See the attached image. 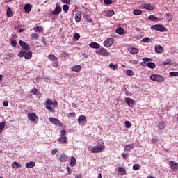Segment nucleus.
I'll list each match as a JSON object with an SVG mask.
<instances>
[{
	"label": "nucleus",
	"instance_id": "e2e57ef3",
	"mask_svg": "<svg viewBox=\"0 0 178 178\" xmlns=\"http://www.w3.org/2000/svg\"><path fill=\"white\" fill-rule=\"evenodd\" d=\"M152 142L153 144H155L156 143H158V139L154 138L152 140Z\"/></svg>",
	"mask_w": 178,
	"mask_h": 178
},
{
	"label": "nucleus",
	"instance_id": "6e6d98bb",
	"mask_svg": "<svg viewBox=\"0 0 178 178\" xmlns=\"http://www.w3.org/2000/svg\"><path fill=\"white\" fill-rule=\"evenodd\" d=\"M46 105H49V106L54 105V103L51 100H47L46 101Z\"/></svg>",
	"mask_w": 178,
	"mask_h": 178
},
{
	"label": "nucleus",
	"instance_id": "49530a36",
	"mask_svg": "<svg viewBox=\"0 0 178 178\" xmlns=\"http://www.w3.org/2000/svg\"><path fill=\"white\" fill-rule=\"evenodd\" d=\"M149 20L155 21L158 19V17L151 15L148 17Z\"/></svg>",
	"mask_w": 178,
	"mask_h": 178
},
{
	"label": "nucleus",
	"instance_id": "13d9d810",
	"mask_svg": "<svg viewBox=\"0 0 178 178\" xmlns=\"http://www.w3.org/2000/svg\"><path fill=\"white\" fill-rule=\"evenodd\" d=\"M63 3H66L67 5H69L70 3V0H61Z\"/></svg>",
	"mask_w": 178,
	"mask_h": 178
},
{
	"label": "nucleus",
	"instance_id": "0eeeda50",
	"mask_svg": "<svg viewBox=\"0 0 178 178\" xmlns=\"http://www.w3.org/2000/svg\"><path fill=\"white\" fill-rule=\"evenodd\" d=\"M48 58L49 59V60H51V62H53V64H52L53 67H58V66H59V62L58 61V57H56L55 55L49 54L48 56Z\"/></svg>",
	"mask_w": 178,
	"mask_h": 178
},
{
	"label": "nucleus",
	"instance_id": "393cba45",
	"mask_svg": "<svg viewBox=\"0 0 178 178\" xmlns=\"http://www.w3.org/2000/svg\"><path fill=\"white\" fill-rule=\"evenodd\" d=\"M86 115H81L78 118V123L80 124L81 123H84L86 122Z\"/></svg>",
	"mask_w": 178,
	"mask_h": 178
},
{
	"label": "nucleus",
	"instance_id": "864d4df0",
	"mask_svg": "<svg viewBox=\"0 0 178 178\" xmlns=\"http://www.w3.org/2000/svg\"><path fill=\"white\" fill-rule=\"evenodd\" d=\"M62 56H63V58H67V56H69V53L64 51L62 54Z\"/></svg>",
	"mask_w": 178,
	"mask_h": 178
},
{
	"label": "nucleus",
	"instance_id": "e433bc0d",
	"mask_svg": "<svg viewBox=\"0 0 178 178\" xmlns=\"http://www.w3.org/2000/svg\"><path fill=\"white\" fill-rule=\"evenodd\" d=\"M169 75L171 76V77H178V72H170L169 73Z\"/></svg>",
	"mask_w": 178,
	"mask_h": 178
},
{
	"label": "nucleus",
	"instance_id": "7ed1b4c3",
	"mask_svg": "<svg viewBox=\"0 0 178 178\" xmlns=\"http://www.w3.org/2000/svg\"><path fill=\"white\" fill-rule=\"evenodd\" d=\"M105 149V145H99L95 147H92V149H90L92 154H99L102 152Z\"/></svg>",
	"mask_w": 178,
	"mask_h": 178
},
{
	"label": "nucleus",
	"instance_id": "774afa93",
	"mask_svg": "<svg viewBox=\"0 0 178 178\" xmlns=\"http://www.w3.org/2000/svg\"><path fill=\"white\" fill-rule=\"evenodd\" d=\"M147 178H155V177L148 176Z\"/></svg>",
	"mask_w": 178,
	"mask_h": 178
},
{
	"label": "nucleus",
	"instance_id": "72a5a7b5",
	"mask_svg": "<svg viewBox=\"0 0 178 178\" xmlns=\"http://www.w3.org/2000/svg\"><path fill=\"white\" fill-rule=\"evenodd\" d=\"M34 31H35V33H42V31H43V29L41 26H36L35 28H33Z\"/></svg>",
	"mask_w": 178,
	"mask_h": 178
},
{
	"label": "nucleus",
	"instance_id": "c756f323",
	"mask_svg": "<svg viewBox=\"0 0 178 178\" xmlns=\"http://www.w3.org/2000/svg\"><path fill=\"white\" fill-rule=\"evenodd\" d=\"M155 51L157 52V54H162V52H163V47L161 45H159L155 47Z\"/></svg>",
	"mask_w": 178,
	"mask_h": 178
},
{
	"label": "nucleus",
	"instance_id": "c9c22d12",
	"mask_svg": "<svg viewBox=\"0 0 178 178\" xmlns=\"http://www.w3.org/2000/svg\"><path fill=\"white\" fill-rule=\"evenodd\" d=\"M166 19H167L168 22H172V20H173V16H172V15H170V13H167Z\"/></svg>",
	"mask_w": 178,
	"mask_h": 178
},
{
	"label": "nucleus",
	"instance_id": "b1692460",
	"mask_svg": "<svg viewBox=\"0 0 178 178\" xmlns=\"http://www.w3.org/2000/svg\"><path fill=\"white\" fill-rule=\"evenodd\" d=\"M28 118L29 119V120H31V122H33V120L37 118V115H35V113H29Z\"/></svg>",
	"mask_w": 178,
	"mask_h": 178
},
{
	"label": "nucleus",
	"instance_id": "5fc2aeb1",
	"mask_svg": "<svg viewBox=\"0 0 178 178\" xmlns=\"http://www.w3.org/2000/svg\"><path fill=\"white\" fill-rule=\"evenodd\" d=\"M60 136H61V137H63L64 136H66V131L65 129H63L60 131Z\"/></svg>",
	"mask_w": 178,
	"mask_h": 178
},
{
	"label": "nucleus",
	"instance_id": "473e14b6",
	"mask_svg": "<svg viewBox=\"0 0 178 178\" xmlns=\"http://www.w3.org/2000/svg\"><path fill=\"white\" fill-rule=\"evenodd\" d=\"M76 163H77V161H76V158L72 157L70 161V166L73 168L74 166H76Z\"/></svg>",
	"mask_w": 178,
	"mask_h": 178
},
{
	"label": "nucleus",
	"instance_id": "4d7b16f0",
	"mask_svg": "<svg viewBox=\"0 0 178 178\" xmlns=\"http://www.w3.org/2000/svg\"><path fill=\"white\" fill-rule=\"evenodd\" d=\"M31 92V94H33V95H35V94H37V89L35 88L32 89Z\"/></svg>",
	"mask_w": 178,
	"mask_h": 178
},
{
	"label": "nucleus",
	"instance_id": "79ce46f5",
	"mask_svg": "<svg viewBox=\"0 0 178 178\" xmlns=\"http://www.w3.org/2000/svg\"><path fill=\"white\" fill-rule=\"evenodd\" d=\"M38 33H32L31 38L32 40H38Z\"/></svg>",
	"mask_w": 178,
	"mask_h": 178
},
{
	"label": "nucleus",
	"instance_id": "f3484780",
	"mask_svg": "<svg viewBox=\"0 0 178 178\" xmlns=\"http://www.w3.org/2000/svg\"><path fill=\"white\" fill-rule=\"evenodd\" d=\"M89 46L90 47V48H92L94 49H99V48H101V45L97 42H91Z\"/></svg>",
	"mask_w": 178,
	"mask_h": 178
},
{
	"label": "nucleus",
	"instance_id": "ddd939ff",
	"mask_svg": "<svg viewBox=\"0 0 178 178\" xmlns=\"http://www.w3.org/2000/svg\"><path fill=\"white\" fill-rule=\"evenodd\" d=\"M134 149V144H128L124 146V151L125 152H130V151Z\"/></svg>",
	"mask_w": 178,
	"mask_h": 178
},
{
	"label": "nucleus",
	"instance_id": "f03ea898",
	"mask_svg": "<svg viewBox=\"0 0 178 178\" xmlns=\"http://www.w3.org/2000/svg\"><path fill=\"white\" fill-rule=\"evenodd\" d=\"M18 56L19 58L24 57V59H26V60L31 59V58H33V52L31 51L27 52V51L22 50L19 52Z\"/></svg>",
	"mask_w": 178,
	"mask_h": 178
},
{
	"label": "nucleus",
	"instance_id": "680f3d73",
	"mask_svg": "<svg viewBox=\"0 0 178 178\" xmlns=\"http://www.w3.org/2000/svg\"><path fill=\"white\" fill-rule=\"evenodd\" d=\"M46 108L48 109V111H52V107L49 105H46Z\"/></svg>",
	"mask_w": 178,
	"mask_h": 178
},
{
	"label": "nucleus",
	"instance_id": "ea45409f",
	"mask_svg": "<svg viewBox=\"0 0 178 178\" xmlns=\"http://www.w3.org/2000/svg\"><path fill=\"white\" fill-rule=\"evenodd\" d=\"M126 129H130L131 127V123L129 121L124 122Z\"/></svg>",
	"mask_w": 178,
	"mask_h": 178
},
{
	"label": "nucleus",
	"instance_id": "6ab92c4d",
	"mask_svg": "<svg viewBox=\"0 0 178 178\" xmlns=\"http://www.w3.org/2000/svg\"><path fill=\"white\" fill-rule=\"evenodd\" d=\"M118 173H121L122 176H124L126 175V168L124 167H118Z\"/></svg>",
	"mask_w": 178,
	"mask_h": 178
},
{
	"label": "nucleus",
	"instance_id": "f8f14e48",
	"mask_svg": "<svg viewBox=\"0 0 178 178\" xmlns=\"http://www.w3.org/2000/svg\"><path fill=\"white\" fill-rule=\"evenodd\" d=\"M60 12H62V7L56 5V8L51 12V15H54V16H58V15H59Z\"/></svg>",
	"mask_w": 178,
	"mask_h": 178
},
{
	"label": "nucleus",
	"instance_id": "423d86ee",
	"mask_svg": "<svg viewBox=\"0 0 178 178\" xmlns=\"http://www.w3.org/2000/svg\"><path fill=\"white\" fill-rule=\"evenodd\" d=\"M96 54L97 55H100V56H110L111 53L106 50V49L104 47L99 48L98 50L96 51Z\"/></svg>",
	"mask_w": 178,
	"mask_h": 178
},
{
	"label": "nucleus",
	"instance_id": "c03bdc74",
	"mask_svg": "<svg viewBox=\"0 0 178 178\" xmlns=\"http://www.w3.org/2000/svg\"><path fill=\"white\" fill-rule=\"evenodd\" d=\"M63 9L65 13H67V11L69 10V6L63 5Z\"/></svg>",
	"mask_w": 178,
	"mask_h": 178
},
{
	"label": "nucleus",
	"instance_id": "9d476101",
	"mask_svg": "<svg viewBox=\"0 0 178 178\" xmlns=\"http://www.w3.org/2000/svg\"><path fill=\"white\" fill-rule=\"evenodd\" d=\"M169 166L172 169L173 172H177L178 170V163L174 161H170L169 162Z\"/></svg>",
	"mask_w": 178,
	"mask_h": 178
},
{
	"label": "nucleus",
	"instance_id": "a18cd8bd",
	"mask_svg": "<svg viewBox=\"0 0 178 178\" xmlns=\"http://www.w3.org/2000/svg\"><path fill=\"white\" fill-rule=\"evenodd\" d=\"M74 38L76 41H77L78 40H80V34L79 33H75L74 34Z\"/></svg>",
	"mask_w": 178,
	"mask_h": 178
},
{
	"label": "nucleus",
	"instance_id": "bb28decb",
	"mask_svg": "<svg viewBox=\"0 0 178 178\" xmlns=\"http://www.w3.org/2000/svg\"><path fill=\"white\" fill-rule=\"evenodd\" d=\"M115 33L122 35V34H124V29L120 26L115 30Z\"/></svg>",
	"mask_w": 178,
	"mask_h": 178
},
{
	"label": "nucleus",
	"instance_id": "09e8293b",
	"mask_svg": "<svg viewBox=\"0 0 178 178\" xmlns=\"http://www.w3.org/2000/svg\"><path fill=\"white\" fill-rule=\"evenodd\" d=\"M112 0H104V3L105 5H112Z\"/></svg>",
	"mask_w": 178,
	"mask_h": 178
},
{
	"label": "nucleus",
	"instance_id": "f704fd0d",
	"mask_svg": "<svg viewBox=\"0 0 178 178\" xmlns=\"http://www.w3.org/2000/svg\"><path fill=\"white\" fill-rule=\"evenodd\" d=\"M134 15L138 16L140 15H143V11L141 10H134L133 11Z\"/></svg>",
	"mask_w": 178,
	"mask_h": 178
},
{
	"label": "nucleus",
	"instance_id": "4c0bfd02",
	"mask_svg": "<svg viewBox=\"0 0 178 178\" xmlns=\"http://www.w3.org/2000/svg\"><path fill=\"white\" fill-rule=\"evenodd\" d=\"M141 169V165H140L139 164H134L133 165V170H138Z\"/></svg>",
	"mask_w": 178,
	"mask_h": 178
},
{
	"label": "nucleus",
	"instance_id": "dca6fc26",
	"mask_svg": "<svg viewBox=\"0 0 178 178\" xmlns=\"http://www.w3.org/2000/svg\"><path fill=\"white\" fill-rule=\"evenodd\" d=\"M166 128V122L165 121H161L158 124V129L159 130H163Z\"/></svg>",
	"mask_w": 178,
	"mask_h": 178
},
{
	"label": "nucleus",
	"instance_id": "412c9836",
	"mask_svg": "<svg viewBox=\"0 0 178 178\" xmlns=\"http://www.w3.org/2000/svg\"><path fill=\"white\" fill-rule=\"evenodd\" d=\"M26 168H27V169H32V168H34V166H35V162L34 161H30L29 163H26L25 164Z\"/></svg>",
	"mask_w": 178,
	"mask_h": 178
},
{
	"label": "nucleus",
	"instance_id": "c85d7f7f",
	"mask_svg": "<svg viewBox=\"0 0 178 178\" xmlns=\"http://www.w3.org/2000/svg\"><path fill=\"white\" fill-rule=\"evenodd\" d=\"M13 16V10L12 8L8 7L7 9V17H12Z\"/></svg>",
	"mask_w": 178,
	"mask_h": 178
},
{
	"label": "nucleus",
	"instance_id": "9b49d317",
	"mask_svg": "<svg viewBox=\"0 0 178 178\" xmlns=\"http://www.w3.org/2000/svg\"><path fill=\"white\" fill-rule=\"evenodd\" d=\"M19 45L24 49V51H30V46H29V44H27L26 42H24L23 40L19 41Z\"/></svg>",
	"mask_w": 178,
	"mask_h": 178
},
{
	"label": "nucleus",
	"instance_id": "8fccbe9b",
	"mask_svg": "<svg viewBox=\"0 0 178 178\" xmlns=\"http://www.w3.org/2000/svg\"><path fill=\"white\" fill-rule=\"evenodd\" d=\"M11 45L13 48H16L17 45V41L16 40H12L11 41Z\"/></svg>",
	"mask_w": 178,
	"mask_h": 178
},
{
	"label": "nucleus",
	"instance_id": "4be33fe9",
	"mask_svg": "<svg viewBox=\"0 0 178 178\" xmlns=\"http://www.w3.org/2000/svg\"><path fill=\"white\" fill-rule=\"evenodd\" d=\"M129 51L130 52V54H133L134 55H136L138 54V52H140V50L138 48L132 47V48H129Z\"/></svg>",
	"mask_w": 178,
	"mask_h": 178
},
{
	"label": "nucleus",
	"instance_id": "a211bd4d",
	"mask_svg": "<svg viewBox=\"0 0 178 178\" xmlns=\"http://www.w3.org/2000/svg\"><path fill=\"white\" fill-rule=\"evenodd\" d=\"M72 72H76V73H79L81 70V65H74L71 68Z\"/></svg>",
	"mask_w": 178,
	"mask_h": 178
},
{
	"label": "nucleus",
	"instance_id": "cd10ccee",
	"mask_svg": "<svg viewBox=\"0 0 178 178\" xmlns=\"http://www.w3.org/2000/svg\"><path fill=\"white\" fill-rule=\"evenodd\" d=\"M11 165L12 168H14V169H19L22 168V164L17 163V161H14Z\"/></svg>",
	"mask_w": 178,
	"mask_h": 178
},
{
	"label": "nucleus",
	"instance_id": "7c9ffc66",
	"mask_svg": "<svg viewBox=\"0 0 178 178\" xmlns=\"http://www.w3.org/2000/svg\"><path fill=\"white\" fill-rule=\"evenodd\" d=\"M24 10H25L26 13H29V12H31V4H25Z\"/></svg>",
	"mask_w": 178,
	"mask_h": 178
},
{
	"label": "nucleus",
	"instance_id": "a19ab883",
	"mask_svg": "<svg viewBox=\"0 0 178 178\" xmlns=\"http://www.w3.org/2000/svg\"><path fill=\"white\" fill-rule=\"evenodd\" d=\"M152 39H149V38H144L142 39V42H151Z\"/></svg>",
	"mask_w": 178,
	"mask_h": 178
},
{
	"label": "nucleus",
	"instance_id": "1a4fd4ad",
	"mask_svg": "<svg viewBox=\"0 0 178 178\" xmlns=\"http://www.w3.org/2000/svg\"><path fill=\"white\" fill-rule=\"evenodd\" d=\"M113 38H109L104 42V45L106 48H109V47H112V45H113Z\"/></svg>",
	"mask_w": 178,
	"mask_h": 178
},
{
	"label": "nucleus",
	"instance_id": "aec40b11",
	"mask_svg": "<svg viewBox=\"0 0 178 178\" xmlns=\"http://www.w3.org/2000/svg\"><path fill=\"white\" fill-rule=\"evenodd\" d=\"M74 19L77 23L80 22L81 21V13H76Z\"/></svg>",
	"mask_w": 178,
	"mask_h": 178
},
{
	"label": "nucleus",
	"instance_id": "2f4dec72",
	"mask_svg": "<svg viewBox=\"0 0 178 178\" xmlns=\"http://www.w3.org/2000/svg\"><path fill=\"white\" fill-rule=\"evenodd\" d=\"M113 15H115V11H113V10H109L106 13V16L107 17H111V16H113Z\"/></svg>",
	"mask_w": 178,
	"mask_h": 178
},
{
	"label": "nucleus",
	"instance_id": "20e7f679",
	"mask_svg": "<svg viewBox=\"0 0 178 178\" xmlns=\"http://www.w3.org/2000/svg\"><path fill=\"white\" fill-rule=\"evenodd\" d=\"M151 29L156 30V31H161V33H166L168 31V29L162 24L153 25Z\"/></svg>",
	"mask_w": 178,
	"mask_h": 178
},
{
	"label": "nucleus",
	"instance_id": "3c124183",
	"mask_svg": "<svg viewBox=\"0 0 178 178\" xmlns=\"http://www.w3.org/2000/svg\"><path fill=\"white\" fill-rule=\"evenodd\" d=\"M127 76H133V71L131 70H127Z\"/></svg>",
	"mask_w": 178,
	"mask_h": 178
},
{
	"label": "nucleus",
	"instance_id": "de8ad7c7",
	"mask_svg": "<svg viewBox=\"0 0 178 178\" xmlns=\"http://www.w3.org/2000/svg\"><path fill=\"white\" fill-rule=\"evenodd\" d=\"M67 118H75L76 117V113L72 112L67 114Z\"/></svg>",
	"mask_w": 178,
	"mask_h": 178
},
{
	"label": "nucleus",
	"instance_id": "052dcab7",
	"mask_svg": "<svg viewBox=\"0 0 178 178\" xmlns=\"http://www.w3.org/2000/svg\"><path fill=\"white\" fill-rule=\"evenodd\" d=\"M56 152H58V150L56 149H53L51 152V155H55L56 154Z\"/></svg>",
	"mask_w": 178,
	"mask_h": 178
},
{
	"label": "nucleus",
	"instance_id": "5701e85b",
	"mask_svg": "<svg viewBox=\"0 0 178 178\" xmlns=\"http://www.w3.org/2000/svg\"><path fill=\"white\" fill-rule=\"evenodd\" d=\"M59 159L60 162H67L69 161V157L63 154L60 156Z\"/></svg>",
	"mask_w": 178,
	"mask_h": 178
},
{
	"label": "nucleus",
	"instance_id": "338daca9",
	"mask_svg": "<svg viewBox=\"0 0 178 178\" xmlns=\"http://www.w3.org/2000/svg\"><path fill=\"white\" fill-rule=\"evenodd\" d=\"M97 178H102V174L99 173Z\"/></svg>",
	"mask_w": 178,
	"mask_h": 178
},
{
	"label": "nucleus",
	"instance_id": "a878e982",
	"mask_svg": "<svg viewBox=\"0 0 178 178\" xmlns=\"http://www.w3.org/2000/svg\"><path fill=\"white\" fill-rule=\"evenodd\" d=\"M58 141L60 144H65V143H67V138L66 136H60Z\"/></svg>",
	"mask_w": 178,
	"mask_h": 178
},
{
	"label": "nucleus",
	"instance_id": "58836bf2",
	"mask_svg": "<svg viewBox=\"0 0 178 178\" xmlns=\"http://www.w3.org/2000/svg\"><path fill=\"white\" fill-rule=\"evenodd\" d=\"M3 129H5V122H0V134H1V133H2Z\"/></svg>",
	"mask_w": 178,
	"mask_h": 178
},
{
	"label": "nucleus",
	"instance_id": "0e129e2a",
	"mask_svg": "<svg viewBox=\"0 0 178 178\" xmlns=\"http://www.w3.org/2000/svg\"><path fill=\"white\" fill-rule=\"evenodd\" d=\"M164 66H168V65H170V63L168 62H164L163 63Z\"/></svg>",
	"mask_w": 178,
	"mask_h": 178
},
{
	"label": "nucleus",
	"instance_id": "f257e3e1",
	"mask_svg": "<svg viewBox=\"0 0 178 178\" xmlns=\"http://www.w3.org/2000/svg\"><path fill=\"white\" fill-rule=\"evenodd\" d=\"M151 60H152V59L145 57L143 58V62L140 63V65L143 67H145V66H147L149 67V69H155L156 65L154 64V63L151 62Z\"/></svg>",
	"mask_w": 178,
	"mask_h": 178
},
{
	"label": "nucleus",
	"instance_id": "603ef678",
	"mask_svg": "<svg viewBox=\"0 0 178 178\" xmlns=\"http://www.w3.org/2000/svg\"><path fill=\"white\" fill-rule=\"evenodd\" d=\"M122 157L124 159H126V158H129V154L127 153H122Z\"/></svg>",
	"mask_w": 178,
	"mask_h": 178
},
{
	"label": "nucleus",
	"instance_id": "6e6552de",
	"mask_svg": "<svg viewBox=\"0 0 178 178\" xmlns=\"http://www.w3.org/2000/svg\"><path fill=\"white\" fill-rule=\"evenodd\" d=\"M49 122L55 124L56 126H59L60 127H63V123L60 122V120L58 118L50 117L49 118Z\"/></svg>",
	"mask_w": 178,
	"mask_h": 178
},
{
	"label": "nucleus",
	"instance_id": "4468645a",
	"mask_svg": "<svg viewBox=\"0 0 178 178\" xmlns=\"http://www.w3.org/2000/svg\"><path fill=\"white\" fill-rule=\"evenodd\" d=\"M125 102L127 104L128 106H134V104H136L133 99L129 97L125 98Z\"/></svg>",
	"mask_w": 178,
	"mask_h": 178
},
{
	"label": "nucleus",
	"instance_id": "bf43d9fd",
	"mask_svg": "<svg viewBox=\"0 0 178 178\" xmlns=\"http://www.w3.org/2000/svg\"><path fill=\"white\" fill-rule=\"evenodd\" d=\"M3 106H8V105H9V102H8V101H3Z\"/></svg>",
	"mask_w": 178,
	"mask_h": 178
},
{
	"label": "nucleus",
	"instance_id": "69168bd1",
	"mask_svg": "<svg viewBox=\"0 0 178 178\" xmlns=\"http://www.w3.org/2000/svg\"><path fill=\"white\" fill-rule=\"evenodd\" d=\"M23 31H24V29H20L18 30V33H23Z\"/></svg>",
	"mask_w": 178,
	"mask_h": 178
},
{
	"label": "nucleus",
	"instance_id": "39448f33",
	"mask_svg": "<svg viewBox=\"0 0 178 178\" xmlns=\"http://www.w3.org/2000/svg\"><path fill=\"white\" fill-rule=\"evenodd\" d=\"M150 79L152 81H156L157 83H162L165 80V77L159 74H152L150 76Z\"/></svg>",
	"mask_w": 178,
	"mask_h": 178
},
{
	"label": "nucleus",
	"instance_id": "37998d69",
	"mask_svg": "<svg viewBox=\"0 0 178 178\" xmlns=\"http://www.w3.org/2000/svg\"><path fill=\"white\" fill-rule=\"evenodd\" d=\"M110 69H113V70H116L118 69V65H113V63H111L109 65Z\"/></svg>",
	"mask_w": 178,
	"mask_h": 178
},
{
	"label": "nucleus",
	"instance_id": "2eb2a0df",
	"mask_svg": "<svg viewBox=\"0 0 178 178\" xmlns=\"http://www.w3.org/2000/svg\"><path fill=\"white\" fill-rule=\"evenodd\" d=\"M143 8L146 10H154L155 7L151 5V3H148L143 5Z\"/></svg>",
	"mask_w": 178,
	"mask_h": 178
}]
</instances>
